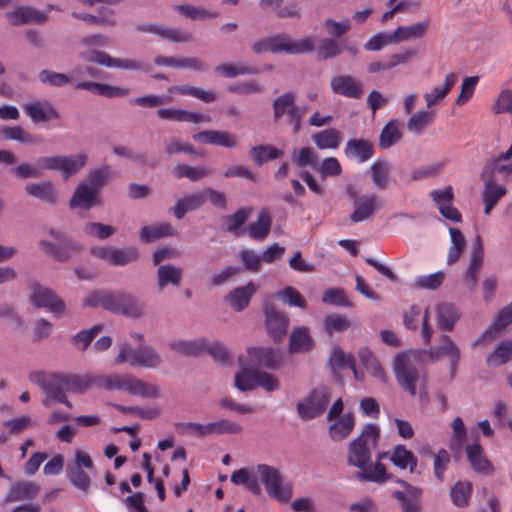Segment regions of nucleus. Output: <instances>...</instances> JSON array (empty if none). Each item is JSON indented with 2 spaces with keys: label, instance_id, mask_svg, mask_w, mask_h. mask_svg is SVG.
<instances>
[{
  "label": "nucleus",
  "instance_id": "1",
  "mask_svg": "<svg viewBox=\"0 0 512 512\" xmlns=\"http://www.w3.org/2000/svg\"><path fill=\"white\" fill-rule=\"evenodd\" d=\"M380 438V428L376 424H366L360 435L349 445L347 462L360 471L356 477L360 481L384 483L390 479L386 467L381 460L388 453H380L374 465H371V451L376 448Z\"/></svg>",
  "mask_w": 512,
  "mask_h": 512
},
{
  "label": "nucleus",
  "instance_id": "2",
  "mask_svg": "<svg viewBox=\"0 0 512 512\" xmlns=\"http://www.w3.org/2000/svg\"><path fill=\"white\" fill-rule=\"evenodd\" d=\"M29 380L38 385L45 394L42 404L46 407H49L51 402H57L71 408L72 403L66 394L84 393L87 390L86 375L33 371L29 374Z\"/></svg>",
  "mask_w": 512,
  "mask_h": 512
},
{
  "label": "nucleus",
  "instance_id": "3",
  "mask_svg": "<svg viewBox=\"0 0 512 512\" xmlns=\"http://www.w3.org/2000/svg\"><path fill=\"white\" fill-rule=\"evenodd\" d=\"M83 305L91 308L102 307L111 313L133 319L143 317L146 308L145 304L133 294L112 290H95L90 292L83 299Z\"/></svg>",
  "mask_w": 512,
  "mask_h": 512
},
{
  "label": "nucleus",
  "instance_id": "4",
  "mask_svg": "<svg viewBox=\"0 0 512 512\" xmlns=\"http://www.w3.org/2000/svg\"><path fill=\"white\" fill-rule=\"evenodd\" d=\"M87 390L92 387L103 388L109 391H125L132 395H138L144 398H158L159 388L134 377L132 374L112 373L91 375L86 374Z\"/></svg>",
  "mask_w": 512,
  "mask_h": 512
},
{
  "label": "nucleus",
  "instance_id": "5",
  "mask_svg": "<svg viewBox=\"0 0 512 512\" xmlns=\"http://www.w3.org/2000/svg\"><path fill=\"white\" fill-rule=\"evenodd\" d=\"M256 476L265 486L268 495L281 503L288 502L292 497L290 484L283 483L280 471L267 464H259L256 467Z\"/></svg>",
  "mask_w": 512,
  "mask_h": 512
},
{
  "label": "nucleus",
  "instance_id": "6",
  "mask_svg": "<svg viewBox=\"0 0 512 512\" xmlns=\"http://www.w3.org/2000/svg\"><path fill=\"white\" fill-rule=\"evenodd\" d=\"M296 95L294 92H286L273 100L274 120L278 121L283 116H287V123L292 126L293 133H298L302 129V118L305 114V108L296 106Z\"/></svg>",
  "mask_w": 512,
  "mask_h": 512
},
{
  "label": "nucleus",
  "instance_id": "7",
  "mask_svg": "<svg viewBox=\"0 0 512 512\" xmlns=\"http://www.w3.org/2000/svg\"><path fill=\"white\" fill-rule=\"evenodd\" d=\"M115 361L118 364L129 362L132 366L156 368L161 364V357L150 346L134 349L129 344L123 343L119 346V354Z\"/></svg>",
  "mask_w": 512,
  "mask_h": 512
},
{
  "label": "nucleus",
  "instance_id": "8",
  "mask_svg": "<svg viewBox=\"0 0 512 512\" xmlns=\"http://www.w3.org/2000/svg\"><path fill=\"white\" fill-rule=\"evenodd\" d=\"M330 392L325 386L313 388L310 393L297 403L300 419L306 421L321 416L330 402Z\"/></svg>",
  "mask_w": 512,
  "mask_h": 512
},
{
  "label": "nucleus",
  "instance_id": "9",
  "mask_svg": "<svg viewBox=\"0 0 512 512\" xmlns=\"http://www.w3.org/2000/svg\"><path fill=\"white\" fill-rule=\"evenodd\" d=\"M87 162V155L80 153L75 156H48L37 160L40 170L60 171L65 179L80 171Z\"/></svg>",
  "mask_w": 512,
  "mask_h": 512
},
{
  "label": "nucleus",
  "instance_id": "10",
  "mask_svg": "<svg viewBox=\"0 0 512 512\" xmlns=\"http://www.w3.org/2000/svg\"><path fill=\"white\" fill-rule=\"evenodd\" d=\"M346 193L354 205V211L349 216L352 223H359L371 218L381 207L376 195H358L353 187H348Z\"/></svg>",
  "mask_w": 512,
  "mask_h": 512
},
{
  "label": "nucleus",
  "instance_id": "11",
  "mask_svg": "<svg viewBox=\"0 0 512 512\" xmlns=\"http://www.w3.org/2000/svg\"><path fill=\"white\" fill-rule=\"evenodd\" d=\"M268 46L272 53L304 54L314 50L315 40L310 36L293 40L286 35L278 34L268 38Z\"/></svg>",
  "mask_w": 512,
  "mask_h": 512
},
{
  "label": "nucleus",
  "instance_id": "12",
  "mask_svg": "<svg viewBox=\"0 0 512 512\" xmlns=\"http://www.w3.org/2000/svg\"><path fill=\"white\" fill-rule=\"evenodd\" d=\"M394 373L399 385L411 397H414L417 394L416 384L421 376L419 370L406 355L399 354L395 357Z\"/></svg>",
  "mask_w": 512,
  "mask_h": 512
},
{
  "label": "nucleus",
  "instance_id": "13",
  "mask_svg": "<svg viewBox=\"0 0 512 512\" xmlns=\"http://www.w3.org/2000/svg\"><path fill=\"white\" fill-rule=\"evenodd\" d=\"M49 234L59 241L58 244H53L46 240H41L39 245L45 253L51 255L55 260L59 262L67 261L70 257L80 251L79 245L71 240L64 238L60 232L51 229Z\"/></svg>",
  "mask_w": 512,
  "mask_h": 512
},
{
  "label": "nucleus",
  "instance_id": "14",
  "mask_svg": "<svg viewBox=\"0 0 512 512\" xmlns=\"http://www.w3.org/2000/svg\"><path fill=\"white\" fill-rule=\"evenodd\" d=\"M480 178L483 181L481 197L484 203V213L489 215L500 199L507 194V188L505 185L498 184L495 175H492L491 172L482 171Z\"/></svg>",
  "mask_w": 512,
  "mask_h": 512
},
{
  "label": "nucleus",
  "instance_id": "15",
  "mask_svg": "<svg viewBox=\"0 0 512 512\" xmlns=\"http://www.w3.org/2000/svg\"><path fill=\"white\" fill-rule=\"evenodd\" d=\"M265 324L270 337L275 340H281L287 333L289 319L272 303H266L264 306Z\"/></svg>",
  "mask_w": 512,
  "mask_h": 512
},
{
  "label": "nucleus",
  "instance_id": "16",
  "mask_svg": "<svg viewBox=\"0 0 512 512\" xmlns=\"http://www.w3.org/2000/svg\"><path fill=\"white\" fill-rule=\"evenodd\" d=\"M404 325L409 330H417L420 319H422L421 335L425 344H430L433 329L429 323L430 315L429 309L427 308L422 315V309L420 306L413 304L408 311L403 315Z\"/></svg>",
  "mask_w": 512,
  "mask_h": 512
},
{
  "label": "nucleus",
  "instance_id": "17",
  "mask_svg": "<svg viewBox=\"0 0 512 512\" xmlns=\"http://www.w3.org/2000/svg\"><path fill=\"white\" fill-rule=\"evenodd\" d=\"M330 87L335 94L346 98L360 99L364 94L362 82L348 74L332 77Z\"/></svg>",
  "mask_w": 512,
  "mask_h": 512
},
{
  "label": "nucleus",
  "instance_id": "18",
  "mask_svg": "<svg viewBox=\"0 0 512 512\" xmlns=\"http://www.w3.org/2000/svg\"><path fill=\"white\" fill-rule=\"evenodd\" d=\"M31 300L38 308H46L52 313L58 314L64 311L65 304L52 290L39 284L32 286Z\"/></svg>",
  "mask_w": 512,
  "mask_h": 512
},
{
  "label": "nucleus",
  "instance_id": "19",
  "mask_svg": "<svg viewBox=\"0 0 512 512\" xmlns=\"http://www.w3.org/2000/svg\"><path fill=\"white\" fill-rule=\"evenodd\" d=\"M83 57L88 62H94L106 67H115L125 70H142L144 68L142 63L139 61L133 59L113 58L108 53L100 50H91Z\"/></svg>",
  "mask_w": 512,
  "mask_h": 512
},
{
  "label": "nucleus",
  "instance_id": "20",
  "mask_svg": "<svg viewBox=\"0 0 512 512\" xmlns=\"http://www.w3.org/2000/svg\"><path fill=\"white\" fill-rule=\"evenodd\" d=\"M430 197L437 205L440 214L453 222H461V213L453 206L454 199L453 188L445 187L443 190H433Z\"/></svg>",
  "mask_w": 512,
  "mask_h": 512
},
{
  "label": "nucleus",
  "instance_id": "21",
  "mask_svg": "<svg viewBox=\"0 0 512 512\" xmlns=\"http://www.w3.org/2000/svg\"><path fill=\"white\" fill-rule=\"evenodd\" d=\"M248 365L262 366L275 369L281 365L282 357L279 352L269 347H249Z\"/></svg>",
  "mask_w": 512,
  "mask_h": 512
},
{
  "label": "nucleus",
  "instance_id": "22",
  "mask_svg": "<svg viewBox=\"0 0 512 512\" xmlns=\"http://www.w3.org/2000/svg\"><path fill=\"white\" fill-rule=\"evenodd\" d=\"M136 29L139 32L155 34L163 39H167L176 43L189 42L192 40V36L188 32L181 31L176 28L160 26L155 23L139 24L137 25Z\"/></svg>",
  "mask_w": 512,
  "mask_h": 512
},
{
  "label": "nucleus",
  "instance_id": "23",
  "mask_svg": "<svg viewBox=\"0 0 512 512\" xmlns=\"http://www.w3.org/2000/svg\"><path fill=\"white\" fill-rule=\"evenodd\" d=\"M157 116L163 120H172L187 123H210L211 117L208 114L187 111L174 108H160L156 112Z\"/></svg>",
  "mask_w": 512,
  "mask_h": 512
},
{
  "label": "nucleus",
  "instance_id": "24",
  "mask_svg": "<svg viewBox=\"0 0 512 512\" xmlns=\"http://www.w3.org/2000/svg\"><path fill=\"white\" fill-rule=\"evenodd\" d=\"M22 107L33 123L46 122L59 117L56 109L48 101H34Z\"/></svg>",
  "mask_w": 512,
  "mask_h": 512
},
{
  "label": "nucleus",
  "instance_id": "25",
  "mask_svg": "<svg viewBox=\"0 0 512 512\" xmlns=\"http://www.w3.org/2000/svg\"><path fill=\"white\" fill-rule=\"evenodd\" d=\"M6 16L11 20L13 25L27 23L43 24L48 18L47 12H42L29 6H19L13 11L8 12Z\"/></svg>",
  "mask_w": 512,
  "mask_h": 512
},
{
  "label": "nucleus",
  "instance_id": "26",
  "mask_svg": "<svg viewBox=\"0 0 512 512\" xmlns=\"http://www.w3.org/2000/svg\"><path fill=\"white\" fill-rule=\"evenodd\" d=\"M257 289L258 287L253 282H249L245 286L231 290L225 300L235 311H243L249 305Z\"/></svg>",
  "mask_w": 512,
  "mask_h": 512
},
{
  "label": "nucleus",
  "instance_id": "27",
  "mask_svg": "<svg viewBox=\"0 0 512 512\" xmlns=\"http://www.w3.org/2000/svg\"><path fill=\"white\" fill-rule=\"evenodd\" d=\"M510 324H512V302L499 311L495 321L473 343V347H476L483 341L492 340L499 331Z\"/></svg>",
  "mask_w": 512,
  "mask_h": 512
},
{
  "label": "nucleus",
  "instance_id": "28",
  "mask_svg": "<svg viewBox=\"0 0 512 512\" xmlns=\"http://www.w3.org/2000/svg\"><path fill=\"white\" fill-rule=\"evenodd\" d=\"M98 192L91 188L87 183H80L75 189L72 198L70 199L69 206L71 208L81 207L83 209H90L99 205Z\"/></svg>",
  "mask_w": 512,
  "mask_h": 512
},
{
  "label": "nucleus",
  "instance_id": "29",
  "mask_svg": "<svg viewBox=\"0 0 512 512\" xmlns=\"http://www.w3.org/2000/svg\"><path fill=\"white\" fill-rule=\"evenodd\" d=\"M344 153L348 159H355L359 163H363L373 157L375 150L373 144L368 140L350 139L346 143Z\"/></svg>",
  "mask_w": 512,
  "mask_h": 512
},
{
  "label": "nucleus",
  "instance_id": "30",
  "mask_svg": "<svg viewBox=\"0 0 512 512\" xmlns=\"http://www.w3.org/2000/svg\"><path fill=\"white\" fill-rule=\"evenodd\" d=\"M429 25V20H424L408 26H399L392 32V39L390 41L393 44H398L403 41L423 38L428 31Z\"/></svg>",
  "mask_w": 512,
  "mask_h": 512
},
{
  "label": "nucleus",
  "instance_id": "31",
  "mask_svg": "<svg viewBox=\"0 0 512 512\" xmlns=\"http://www.w3.org/2000/svg\"><path fill=\"white\" fill-rule=\"evenodd\" d=\"M468 462L472 469L478 473L490 474L493 472L492 463L486 458L483 447L476 442L469 444L465 448Z\"/></svg>",
  "mask_w": 512,
  "mask_h": 512
},
{
  "label": "nucleus",
  "instance_id": "32",
  "mask_svg": "<svg viewBox=\"0 0 512 512\" xmlns=\"http://www.w3.org/2000/svg\"><path fill=\"white\" fill-rule=\"evenodd\" d=\"M387 453L386 457L389 456V460L397 468L401 470L409 468L411 473L416 472L418 459L413 452L408 450L404 445H396Z\"/></svg>",
  "mask_w": 512,
  "mask_h": 512
},
{
  "label": "nucleus",
  "instance_id": "33",
  "mask_svg": "<svg viewBox=\"0 0 512 512\" xmlns=\"http://www.w3.org/2000/svg\"><path fill=\"white\" fill-rule=\"evenodd\" d=\"M40 486L31 481H19L14 483L7 495V502H16V501H25V500H33L39 493Z\"/></svg>",
  "mask_w": 512,
  "mask_h": 512
},
{
  "label": "nucleus",
  "instance_id": "34",
  "mask_svg": "<svg viewBox=\"0 0 512 512\" xmlns=\"http://www.w3.org/2000/svg\"><path fill=\"white\" fill-rule=\"evenodd\" d=\"M436 314L438 328L442 331H452L460 318V313L456 306L447 302L438 304Z\"/></svg>",
  "mask_w": 512,
  "mask_h": 512
},
{
  "label": "nucleus",
  "instance_id": "35",
  "mask_svg": "<svg viewBox=\"0 0 512 512\" xmlns=\"http://www.w3.org/2000/svg\"><path fill=\"white\" fill-rule=\"evenodd\" d=\"M205 203V194L201 192L187 194L176 201L173 208L174 216L180 220L191 211L197 210Z\"/></svg>",
  "mask_w": 512,
  "mask_h": 512
},
{
  "label": "nucleus",
  "instance_id": "36",
  "mask_svg": "<svg viewBox=\"0 0 512 512\" xmlns=\"http://www.w3.org/2000/svg\"><path fill=\"white\" fill-rule=\"evenodd\" d=\"M314 347V340L307 327L295 328L289 340V351L291 353L309 352Z\"/></svg>",
  "mask_w": 512,
  "mask_h": 512
},
{
  "label": "nucleus",
  "instance_id": "37",
  "mask_svg": "<svg viewBox=\"0 0 512 512\" xmlns=\"http://www.w3.org/2000/svg\"><path fill=\"white\" fill-rule=\"evenodd\" d=\"M328 365L334 372L349 368L353 371L355 378L359 379L353 355L345 354L339 346L333 348Z\"/></svg>",
  "mask_w": 512,
  "mask_h": 512
},
{
  "label": "nucleus",
  "instance_id": "38",
  "mask_svg": "<svg viewBox=\"0 0 512 512\" xmlns=\"http://www.w3.org/2000/svg\"><path fill=\"white\" fill-rule=\"evenodd\" d=\"M0 136L5 140H14L23 144H39L41 138L27 132L23 127L16 126H2L0 127Z\"/></svg>",
  "mask_w": 512,
  "mask_h": 512
},
{
  "label": "nucleus",
  "instance_id": "39",
  "mask_svg": "<svg viewBox=\"0 0 512 512\" xmlns=\"http://www.w3.org/2000/svg\"><path fill=\"white\" fill-rule=\"evenodd\" d=\"M341 133L335 128H328L312 134L311 139L321 149H337L341 143Z\"/></svg>",
  "mask_w": 512,
  "mask_h": 512
},
{
  "label": "nucleus",
  "instance_id": "40",
  "mask_svg": "<svg viewBox=\"0 0 512 512\" xmlns=\"http://www.w3.org/2000/svg\"><path fill=\"white\" fill-rule=\"evenodd\" d=\"M438 348L442 356H449L451 375L454 377L461 358L459 347L450 336L443 334L440 337V344L438 345Z\"/></svg>",
  "mask_w": 512,
  "mask_h": 512
},
{
  "label": "nucleus",
  "instance_id": "41",
  "mask_svg": "<svg viewBox=\"0 0 512 512\" xmlns=\"http://www.w3.org/2000/svg\"><path fill=\"white\" fill-rule=\"evenodd\" d=\"M403 133L401 131L400 122L391 119L383 127L379 136V146L382 149H388L401 140Z\"/></svg>",
  "mask_w": 512,
  "mask_h": 512
},
{
  "label": "nucleus",
  "instance_id": "42",
  "mask_svg": "<svg viewBox=\"0 0 512 512\" xmlns=\"http://www.w3.org/2000/svg\"><path fill=\"white\" fill-rule=\"evenodd\" d=\"M240 371L235 375V386L240 391H251L257 387V371L248 369L242 357H239Z\"/></svg>",
  "mask_w": 512,
  "mask_h": 512
},
{
  "label": "nucleus",
  "instance_id": "43",
  "mask_svg": "<svg viewBox=\"0 0 512 512\" xmlns=\"http://www.w3.org/2000/svg\"><path fill=\"white\" fill-rule=\"evenodd\" d=\"M354 425L355 417L353 413H346L330 425L329 435L334 441H341L351 433Z\"/></svg>",
  "mask_w": 512,
  "mask_h": 512
},
{
  "label": "nucleus",
  "instance_id": "44",
  "mask_svg": "<svg viewBox=\"0 0 512 512\" xmlns=\"http://www.w3.org/2000/svg\"><path fill=\"white\" fill-rule=\"evenodd\" d=\"M457 80L458 77L455 73H449L446 75L444 84L442 86L435 87L431 92L425 93L423 96L427 107L431 108L440 100L444 99L456 84Z\"/></svg>",
  "mask_w": 512,
  "mask_h": 512
},
{
  "label": "nucleus",
  "instance_id": "45",
  "mask_svg": "<svg viewBox=\"0 0 512 512\" xmlns=\"http://www.w3.org/2000/svg\"><path fill=\"white\" fill-rule=\"evenodd\" d=\"M231 482L235 485H244L248 491L256 496L261 495L262 489L256 476V470L253 474H250L245 468L236 470L231 475Z\"/></svg>",
  "mask_w": 512,
  "mask_h": 512
},
{
  "label": "nucleus",
  "instance_id": "46",
  "mask_svg": "<svg viewBox=\"0 0 512 512\" xmlns=\"http://www.w3.org/2000/svg\"><path fill=\"white\" fill-rule=\"evenodd\" d=\"M26 191L29 195L36 197L45 203L55 204L57 201L56 192L50 181L27 184Z\"/></svg>",
  "mask_w": 512,
  "mask_h": 512
},
{
  "label": "nucleus",
  "instance_id": "47",
  "mask_svg": "<svg viewBox=\"0 0 512 512\" xmlns=\"http://www.w3.org/2000/svg\"><path fill=\"white\" fill-rule=\"evenodd\" d=\"M371 180L374 185L384 190L387 188L390 178L391 167L390 164L382 159H376L370 167Z\"/></svg>",
  "mask_w": 512,
  "mask_h": 512
},
{
  "label": "nucleus",
  "instance_id": "48",
  "mask_svg": "<svg viewBox=\"0 0 512 512\" xmlns=\"http://www.w3.org/2000/svg\"><path fill=\"white\" fill-rule=\"evenodd\" d=\"M272 219L268 211L263 210L259 213L257 221L250 223L248 233L254 240H264L271 230Z\"/></svg>",
  "mask_w": 512,
  "mask_h": 512
},
{
  "label": "nucleus",
  "instance_id": "49",
  "mask_svg": "<svg viewBox=\"0 0 512 512\" xmlns=\"http://www.w3.org/2000/svg\"><path fill=\"white\" fill-rule=\"evenodd\" d=\"M174 235V229L169 223H160L144 226L140 230V239L143 242L151 243L162 237Z\"/></svg>",
  "mask_w": 512,
  "mask_h": 512
},
{
  "label": "nucleus",
  "instance_id": "50",
  "mask_svg": "<svg viewBox=\"0 0 512 512\" xmlns=\"http://www.w3.org/2000/svg\"><path fill=\"white\" fill-rule=\"evenodd\" d=\"M215 71L226 78H234L239 75H255L259 72V69L244 62H237L235 64L218 65Z\"/></svg>",
  "mask_w": 512,
  "mask_h": 512
},
{
  "label": "nucleus",
  "instance_id": "51",
  "mask_svg": "<svg viewBox=\"0 0 512 512\" xmlns=\"http://www.w3.org/2000/svg\"><path fill=\"white\" fill-rule=\"evenodd\" d=\"M434 118L433 111L419 110L408 119L407 129L413 134L419 135L433 123Z\"/></svg>",
  "mask_w": 512,
  "mask_h": 512
},
{
  "label": "nucleus",
  "instance_id": "52",
  "mask_svg": "<svg viewBox=\"0 0 512 512\" xmlns=\"http://www.w3.org/2000/svg\"><path fill=\"white\" fill-rule=\"evenodd\" d=\"M512 359V340L501 341L487 356L489 366H501Z\"/></svg>",
  "mask_w": 512,
  "mask_h": 512
},
{
  "label": "nucleus",
  "instance_id": "53",
  "mask_svg": "<svg viewBox=\"0 0 512 512\" xmlns=\"http://www.w3.org/2000/svg\"><path fill=\"white\" fill-rule=\"evenodd\" d=\"M157 276L160 290L168 284L178 286L182 279V269L171 264L162 265L158 268Z\"/></svg>",
  "mask_w": 512,
  "mask_h": 512
},
{
  "label": "nucleus",
  "instance_id": "54",
  "mask_svg": "<svg viewBox=\"0 0 512 512\" xmlns=\"http://www.w3.org/2000/svg\"><path fill=\"white\" fill-rule=\"evenodd\" d=\"M242 426L236 422L227 419H221L216 422L205 424V436L222 434H239L242 432Z\"/></svg>",
  "mask_w": 512,
  "mask_h": 512
},
{
  "label": "nucleus",
  "instance_id": "55",
  "mask_svg": "<svg viewBox=\"0 0 512 512\" xmlns=\"http://www.w3.org/2000/svg\"><path fill=\"white\" fill-rule=\"evenodd\" d=\"M168 91L170 93H177L180 95H189L200 99L205 103L214 102L217 99L216 93L213 91H206L198 87L189 86V85H177L171 86Z\"/></svg>",
  "mask_w": 512,
  "mask_h": 512
},
{
  "label": "nucleus",
  "instance_id": "56",
  "mask_svg": "<svg viewBox=\"0 0 512 512\" xmlns=\"http://www.w3.org/2000/svg\"><path fill=\"white\" fill-rule=\"evenodd\" d=\"M251 156L254 162L261 166L268 160H274L283 155V151L272 145H256L250 149Z\"/></svg>",
  "mask_w": 512,
  "mask_h": 512
},
{
  "label": "nucleus",
  "instance_id": "57",
  "mask_svg": "<svg viewBox=\"0 0 512 512\" xmlns=\"http://www.w3.org/2000/svg\"><path fill=\"white\" fill-rule=\"evenodd\" d=\"M350 326L348 317L338 313L328 314L323 320V327L328 335L345 332Z\"/></svg>",
  "mask_w": 512,
  "mask_h": 512
},
{
  "label": "nucleus",
  "instance_id": "58",
  "mask_svg": "<svg viewBox=\"0 0 512 512\" xmlns=\"http://www.w3.org/2000/svg\"><path fill=\"white\" fill-rule=\"evenodd\" d=\"M472 494V484L469 481L456 482L450 491L453 504L457 507H466Z\"/></svg>",
  "mask_w": 512,
  "mask_h": 512
},
{
  "label": "nucleus",
  "instance_id": "59",
  "mask_svg": "<svg viewBox=\"0 0 512 512\" xmlns=\"http://www.w3.org/2000/svg\"><path fill=\"white\" fill-rule=\"evenodd\" d=\"M170 347L186 356H199L204 353L206 341L204 339L196 341L177 340L171 342Z\"/></svg>",
  "mask_w": 512,
  "mask_h": 512
},
{
  "label": "nucleus",
  "instance_id": "60",
  "mask_svg": "<svg viewBox=\"0 0 512 512\" xmlns=\"http://www.w3.org/2000/svg\"><path fill=\"white\" fill-rule=\"evenodd\" d=\"M210 173L211 170L206 167H193L187 164H178L173 169V174L177 179L188 178L191 181H198Z\"/></svg>",
  "mask_w": 512,
  "mask_h": 512
},
{
  "label": "nucleus",
  "instance_id": "61",
  "mask_svg": "<svg viewBox=\"0 0 512 512\" xmlns=\"http://www.w3.org/2000/svg\"><path fill=\"white\" fill-rule=\"evenodd\" d=\"M139 258L138 250L134 247L116 248L113 247L111 265L120 267L137 261Z\"/></svg>",
  "mask_w": 512,
  "mask_h": 512
},
{
  "label": "nucleus",
  "instance_id": "62",
  "mask_svg": "<svg viewBox=\"0 0 512 512\" xmlns=\"http://www.w3.org/2000/svg\"><path fill=\"white\" fill-rule=\"evenodd\" d=\"M112 173V169L109 166L93 169L90 171L86 183L99 193L111 177Z\"/></svg>",
  "mask_w": 512,
  "mask_h": 512
},
{
  "label": "nucleus",
  "instance_id": "63",
  "mask_svg": "<svg viewBox=\"0 0 512 512\" xmlns=\"http://www.w3.org/2000/svg\"><path fill=\"white\" fill-rule=\"evenodd\" d=\"M250 210L240 208L234 214L224 217L226 231L237 234L239 228L247 221Z\"/></svg>",
  "mask_w": 512,
  "mask_h": 512
},
{
  "label": "nucleus",
  "instance_id": "64",
  "mask_svg": "<svg viewBox=\"0 0 512 512\" xmlns=\"http://www.w3.org/2000/svg\"><path fill=\"white\" fill-rule=\"evenodd\" d=\"M276 295L290 306H295L302 309L306 308V300L294 287L288 286L277 292Z\"/></svg>",
  "mask_w": 512,
  "mask_h": 512
}]
</instances>
